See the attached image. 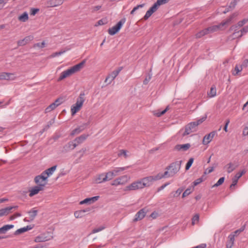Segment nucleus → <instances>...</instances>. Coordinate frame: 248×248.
Listing matches in <instances>:
<instances>
[{"mask_svg": "<svg viewBox=\"0 0 248 248\" xmlns=\"http://www.w3.org/2000/svg\"><path fill=\"white\" fill-rule=\"evenodd\" d=\"M221 27L220 24L217 25H214L206 28L208 33H212L217 31Z\"/></svg>", "mask_w": 248, "mask_h": 248, "instance_id": "obj_23", "label": "nucleus"}, {"mask_svg": "<svg viewBox=\"0 0 248 248\" xmlns=\"http://www.w3.org/2000/svg\"><path fill=\"white\" fill-rule=\"evenodd\" d=\"M125 21L126 19L125 18H122L116 25L108 30V33L111 35L115 34L119 31L125 22Z\"/></svg>", "mask_w": 248, "mask_h": 248, "instance_id": "obj_6", "label": "nucleus"}, {"mask_svg": "<svg viewBox=\"0 0 248 248\" xmlns=\"http://www.w3.org/2000/svg\"><path fill=\"white\" fill-rule=\"evenodd\" d=\"M48 239H46V237H44L43 236H38L35 239V241L36 242H45Z\"/></svg>", "mask_w": 248, "mask_h": 248, "instance_id": "obj_40", "label": "nucleus"}, {"mask_svg": "<svg viewBox=\"0 0 248 248\" xmlns=\"http://www.w3.org/2000/svg\"><path fill=\"white\" fill-rule=\"evenodd\" d=\"M248 65V59H245L242 64L240 65V66H242V68L243 67H247Z\"/></svg>", "mask_w": 248, "mask_h": 248, "instance_id": "obj_62", "label": "nucleus"}, {"mask_svg": "<svg viewBox=\"0 0 248 248\" xmlns=\"http://www.w3.org/2000/svg\"><path fill=\"white\" fill-rule=\"evenodd\" d=\"M235 236L233 234L231 233L228 236V240L234 244V240H235Z\"/></svg>", "mask_w": 248, "mask_h": 248, "instance_id": "obj_56", "label": "nucleus"}, {"mask_svg": "<svg viewBox=\"0 0 248 248\" xmlns=\"http://www.w3.org/2000/svg\"><path fill=\"white\" fill-rule=\"evenodd\" d=\"M16 78L14 73L2 72L0 74V80H14Z\"/></svg>", "mask_w": 248, "mask_h": 248, "instance_id": "obj_11", "label": "nucleus"}, {"mask_svg": "<svg viewBox=\"0 0 248 248\" xmlns=\"http://www.w3.org/2000/svg\"><path fill=\"white\" fill-rule=\"evenodd\" d=\"M234 244L232 242H230L228 240L227 243H226V248H232V247L233 246Z\"/></svg>", "mask_w": 248, "mask_h": 248, "instance_id": "obj_60", "label": "nucleus"}, {"mask_svg": "<svg viewBox=\"0 0 248 248\" xmlns=\"http://www.w3.org/2000/svg\"><path fill=\"white\" fill-rule=\"evenodd\" d=\"M242 66L236 65L234 70L232 71V74L234 76L238 75L239 73L242 70Z\"/></svg>", "mask_w": 248, "mask_h": 248, "instance_id": "obj_29", "label": "nucleus"}, {"mask_svg": "<svg viewBox=\"0 0 248 248\" xmlns=\"http://www.w3.org/2000/svg\"><path fill=\"white\" fill-rule=\"evenodd\" d=\"M124 155V157L126 158L127 157L126 155V151L124 150H122L120 151V153L119 154V155Z\"/></svg>", "mask_w": 248, "mask_h": 248, "instance_id": "obj_63", "label": "nucleus"}, {"mask_svg": "<svg viewBox=\"0 0 248 248\" xmlns=\"http://www.w3.org/2000/svg\"><path fill=\"white\" fill-rule=\"evenodd\" d=\"M240 31L241 32V34L237 37L238 38H241L244 33L248 32V25L243 28Z\"/></svg>", "mask_w": 248, "mask_h": 248, "instance_id": "obj_42", "label": "nucleus"}, {"mask_svg": "<svg viewBox=\"0 0 248 248\" xmlns=\"http://www.w3.org/2000/svg\"><path fill=\"white\" fill-rule=\"evenodd\" d=\"M89 137V134H82L81 136L76 138L74 141H76L78 144H80L83 142Z\"/></svg>", "mask_w": 248, "mask_h": 248, "instance_id": "obj_22", "label": "nucleus"}, {"mask_svg": "<svg viewBox=\"0 0 248 248\" xmlns=\"http://www.w3.org/2000/svg\"><path fill=\"white\" fill-rule=\"evenodd\" d=\"M88 123H84L82 125L79 126L78 127L75 128L74 129L71 133V136H74L75 135H77L79 134L80 132H81L82 131H83L86 127L88 125Z\"/></svg>", "mask_w": 248, "mask_h": 248, "instance_id": "obj_14", "label": "nucleus"}, {"mask_svg": "<svg viewBox=\"0 0 248 248\" xmlns=\"http://www.w3.org/2000/svg\"><path fill=\"white\" fill-rule=\"evenodd\" d=\"M74 216H75V217L77 218H81L84 216V211H81V210L77 211L75 212Z\"/></svg>", "mask_w": 248, "mask_h": 248, "instance_id": "obj_37", "label": "nucleus"}, {"mask_svg": "<svg viewBox=\"0 0 248 248\" xmlns=\"http://www.w3.org/2000/svg\"><path fill=\"white\" fill-rule=\"evenodd\" d=\"M243 135L244 136H248V127H245L243 131Z\"/></svg>", "mask_w": 248, "mask_h": 248, "instance_id": "obj_64", "label": "nucleus"}, {"mask_svg": "<svg viewBox=\"0 0 248 248\" xmlns=\"http://www.w3.org/2000/svg\"><path fill=\"white\" fill-rule=\"evenodd\" d=\"M129 180L127 175H123L114 180L111 183L112 186H117L119 185L125 184Z\"/></svg>", "mask_w": 248, "mask_h": 248, "instance_id": "obj_9", "label": "nucleus"}, {"mask_svg": "<svg viewBox=\"0 0 248 248\" xmlns=\"http://www.w3.org/2000/svg\"><path fill=\"white\" fill-rule=\"evenodd\" d=\"M240 0H232L229 5L230 9H233L235 7L236 5L237 4V2L239 1Z\"/></svg>", "mask_w": 248, "mask_h": 248, "instance_id": "obj_46", "label": "nucleus"}, {"mask_svg": "<svg viewBox=\"0 0 248 248\" xmlns=\"http://www.w3.org/2000/svg\"><path fill=\"white\" fill-rule=\"evenodd\" d=\"M104 229H105V227H103V226L100 227H99L98 228H95V229L93 230L92 233H95L98 232H99L100 231H102Z\"/></svg>", "mask_w": 248, "mask_h": 248, "instance_id": "obj_54", "label": "nucleus"}, {"mask_svg": "<svg viewBox=\"0 0 248 248\" xmlns=\"http://www.w3.org/2000/svg\"><path fill=\"white\" fill-rule=\"evenodd\" d=\"M85 93H81L79 97L77 98V102L71 108V114L72 116L74 115L77 112H78L81 108L85 101L84 98Z\"/></svg>", "mask_w": 248, "mask_h": 248, "instance_id": "obj_4", "label": "nucleus"}, {"mask_svg": "<svg viewBox=\"0 0 248 248\" xmlns=\"http://www.w3.org/2000/svg\"><path fill=\"white\" fill-rule=\"evenodd\" d=\"M206 118L207 114H205L204 116L198 120L197 121L191 122L186 125L185 128V131L182 134V136L185 137L192 132L196 131L198 125L203 123Z\"/></svg>", "mask_w": 248, "mask_h": 248, "instance_id": "obj_3", "label": "nucleus"}, {"mask_svg": "<svg viewBox=\"0 0 248 248\" xmlns=\"http://www.w3.org/2000/svg\"><path fill=\"white\" fill-rule=\"evenodd\" d=\"M72 143H73V142L72 141H70L69 142H68L67 143V144L65 145L64 147V148L66 149V150H69V149H71V148H72Z\"/></svg>", "mask_w": 248, "mask_h": 248, "instance_id": "obj_57", "label": "nucleus"}, {"mask_svg": "<svg viewBox=\"0 0 248 248\" xmlns=\"http://www.w3.org/2000/svg\"><path fill=\"white\" fill-rule=\"evenodd\" d=\"M14 227V226L13 225H5L3 226L2 228L3 229L4 233H5L8 230L13 228Z\"/></svg>", "mask_w": 248, "mask_h": 248, "instance_id": "obj_47", "label": "nucleus"}, {"mask_svg": "<svg viewBox=\"0 0 248 248\" xmlns=\"http://www.w3.org/2000/svg\"><path fill=\"white\" fill-rule=\"evenodd\" d=\"M144 188L141 181L133 182L125 187V190H135Z\"/></svg>", "mask_w": 248, "mask_h": 248, "instance_id": "obj_8", "label": "nucleus"}, {"mask_svg": "<svg viewBox=\"0 0 248 248\" xmlns=\"http://www.w3.org/2000/svg\"><path fill=\"white\" fill-rule=\"evenodd\" d=\"M226 167L227 168V171L229 173L232 172L235 169V166L232 163H230L228 164L226 166Z\"/></svg>", "mask_w": 248, "mask_h": 248, "instance_id": "obj_36", "label": "nucleus"}, {"mask_svg": "<svg viewBox=\"0 0 248 248\" xmlns=\"http://www.w3.org/2000/svg\"><path fill=\"white\" fill-rule=\"evenodd\" d=\"M57 168V165H55L50 168H48L46 169V173H47V175L49 177V176L51 175L55 171V170H56Z\"/></svg>", "mask_w": 248, "mask_h": 248, "instance_id": "obj_33", "label": "nucleus"}, {"mask_svg": "<svg viewBox=\"0 0 248 248\" xmlns=\"http://www.w3.org/2000/svg\"><path fill=\"white\" fill-rule=\"evenodd\" d=\"M151 15H152L151 13H150L149 12V11L148 10V11L146 12V14H145V16H144L143 18L144 19V20H147V19H148L149 18V17H150Z\"/></svg>", "mask_w": 248, "mask_h": 248, "instance_id": "obj_61", "label": "nucleus"}, {"mask_svg": "<svg viewBox=\"0 0 248 248\" xmlns=\"http://www.w3.org/2000/svg\"><path fill=\"white\" fill-rule=\"evenodd\" d=\"M214 170V168L213 167H209L208 168H207L206 170L205 173H210L212 171H213Z\"/></svg>", "mask_w": 248, "mask_h": 248, "instance_id": "obj_59", "label": "nucleus"}, {"mask_svg": "<svg viewBox=\"0 0 248 248\" xmlns=\"http://www.w3.org/2000/svg\"><path fill=\"white\" fill-rule=\"evenodd\" d=\"M160 5H162V4L157 0L156 2L150 8L152 9L155 12L158 9V6Z\"/></svg>", "mask_w": 248, "mask_h": 248, "instance_id": "obj_43", "label": "nucleus"}, {"mask_svg": "<svg viewBox=\"0 0 248 248\" xmlns=\"http://www.w3.org/2000/svg\"><path fill=\"white\" fill-rule=\"evenodd\" d=\"M238 27H239V26H238V24H237V25H233V26H231L230 29V30L234 31V33L232 34V37L231 36L230 37L232 38V39H233L235 37H237L236 36H234L235 35V34L236 33H239V31H237Z\"/></svg>", "mask_w": 248, "mask_h": 248, "instance_id": "obj_28", "label": "nucleus"}, {"mask_svg": "<svg viewBox=\"0 0 248 248\" xmlns=\"http://www.w3.org/2000/svg\"><path fill=\"white\" fill-rule=\"evenodd\" d=\"M208 34V33L206 29H204L201 31H200L198 32L196 34V37L197 38H201L204 35H205L206 34Z\"/></svg>", "mask_w": 248, "mask_h": 248, "instance_id": "obj_32", "label": "nucleus"}, {"mask_svg": "<svg viewBox=\"0 0 248 248\" xmlns=\"http://www.w3.org/2000/svg\"><path fill=\"white\" fill-rule=\"evenodd\" d=\"M56 107V105H55V104L52 103L46 108L45 112H49L54 109Z\"/></svg>", "mask_w": 248, "mask_h": 248, "instance_id": "obj_39", "label": "nucleus"}, {"mask_svg": "<svg viewBox=\"0 0 248 248\" xmlns=\"http://www.w3.org/2000/svg\"><path fill=\"white\" fill-rule=\"evenodd\" d=\"M216 134V131H213L209 134L206 135L203 139L202 143L204 145L208 144L212 140Z\"/></svg>", "mask_w": 248, "mask_h": 248, "instance_id": "obj_15", "label": "nucleus"}, {"mask_svg": "<svg viewBox=\"0 0 248 248\" xmlns=\"http://www.w3.org/2000/svg\"><path fill=\"white\" fill-rule=\"evenodd\" d=\"M182 161H176L172 162L166 168L167 170L164 173H160L161 178H169L174 176L181 168Z\"/></svg>", "mask_w": 248, "mask_h": 248, "instance_id": "obj_1", "label": "nucleus"}, {"mask_svg": "<svg viewBox=\"0 0 248 248\" xmlns=\"http://www.w3.org/2000/svg\"><path fill=\"white\" fill-rule=\"evenodd\" d=\"M79 203H80V204H85V203L91 204L92 202H91V198H86V199H84V200L81 201Z\"/></svg>", "mask_w": 248, "mask_h": 248, "instance_id": "obj_53", "label": "nucleus"}, {"mask_svg": "<svg viewBox=\"0 0 248 248\" xmlns=\"http://www.w3.org/2000/svg\"><path fill=\"white\" fill-rule=\"evenodd\" d=\"M44 188V184L37 185L32 187L30 190H29V196L32 197L34 195L37 194L39 191L43 190Z\"/></svg>", "mask_w": 248, "mask_h": 248, "instance_id": "obj_10", "label": "nucleus"}, {"mask_svg": "<svg viewBox=\"0 0 248 248\" xmlns=\"http://www.w3.org/2000/svg\"><path fill=\"white\" fill-rule=\"evenodd\" d=\"M199 220V216L198 214L195 215L192 218V223L195 224L196 222H198Z\"/></svg>", "mask_w": 248, "mask_h": 248, "instance_id": "obj_51", "label": "nucleus"}, {"mask_svg": "<svg viewBox=\"0 0 248 248\" xmlns=\"http://www.w3.org/2000/svg\"><path fill=\"white\" fill-rule=\"evenodd\" d=\"M202 181H203L202 178V177L199 178L194 181L193 185H194V186H196L197 185L201 183Z\"/></svg>", "mask_w": 248, "mask_h": 248, "instance_id": "obj_55", "label": "nucleus"}, {"mask_svg": "<svg viewBox=\"0 0 248 248\" xmlns=\"http://www.w3.org/2000/svg\"><path fill=\"white\" fill-rule=\"evenodd\" d=\"M169 107L168 106L165 109L162 111L157 110L154 112V114L157 117H160L162 115L164 114L166 111L168 110Z\"/></svg>", "mask_w": 248, "mask_h": 248, "instance_id": "obj_34", "label": "nucleus"}, {"mask_svg": "<svg viewBox=\"0 0 248 248\" xmlns=\"http://www.w3.org/2000/svg\"><path fill=\"white\" fill-rule=\"evenodd\" d=\"M34 182L37 185L44 184V186L47 184V181L46 180V178L43 176L37 175L35 177L34 179Z\"/></svg>", "mask_w": 248, "mask_h": 248, "instance_id": "obj_18", "label": "nucleus"}, {"mask_svg": "<svg viewBox=\"0 0 248 248\" xmlns=\"http://www.w3.org/2000/svg\"><path fill=\"white\" fill-rule=\"evenodd\" d=\"M85 63V61H83L71 67L69 69L63 71L57 79L58 81H61L65 78L68 77L73 74L79 71L83 67Z\"/></svg>", "mask_w": 248, "mask_h": 248, "instance_id": "obj_2", "label": "nucleus"}, {"mask_svg": "<svg viewBox=\"0 0 248 248\" xmlns=\"http://www.w3.org/2000/svg\"><path fill=\"white\" fill-rule=\"evenodd\" d=\"M162 179L160 173H158L156 176H150L143 178L141 181L142 183L143 187L150 186L153 182Z\"/></svg>", "mask_w": 248, "mask_h": 248, "instance_id": "obj_5", "label": "nucleus"}, {"mask_svg": "<svg viewBox=\"0 0 248 248\" xmlns=\"http://www.w3.org/2000/svg\"><path fill=\"white\" fill-rule=\"evenodd\" d=\"M245 229V225L242 226L239 229H238L233 232L231 233L233 234L235 236H237L240 233L243 232Z\"/></svg>", "mask_w": 248, "mask_h": 248, "instance_id": "obj_38", "label": "nucleus"}, {"mask_svg": "<svg viewBox=\"0 0 248 248\" xmlns=\"http://www.w3.org/2000/svg\"><path fill=\"white\" fill-rule=\"evenodd\" d=\"M38 211L36 210H32L31 211H29L28 213L30 215V221H32L34 219V218L36 217V216L37 215Z\"/></svg>", "mask_w": 248, "mask_h": 248, "instance_id": "obj_27", "label": "nucleus"}, {"mask_svg": "<svg viewBox=\"0 0 248 248\" xmlns=\"http://www.w3.org/2000/svg\"><path fill=\"white\" fill-rule=\"evenodd\" d=\"M115 176L116 174H114V172H113V171H108L105 173V178H104V180H106V181H109Z\"/></svg>", "mask_w": 248, "mask_h": 248, "instance_id": "obj_26", "label": "nucleus"}, {"mask_svg": "<svg viewBox=\"0 0 248 248\" xmlns=\"http://www.w3.org/2000/svg\"><path fill=\"white\" fill-rule=\"evenodd\" d=\"M63 1L64 0H50L47 2V5L51 7H56L62 4Z\"/></svg>", "mask_w": 248, "mask_h": 248, "instance_id": "obj_21", "label": "nucleus"}, {"mask_svg": "<svg viewBox=\"0 0 248 248\" xmlns=\"http://www.w3.org/2000/svg\"><path fill=\"white\" fill-rule=\"evenodd\" d=\"M32 228V227H31V226H27L26 227H23V228H20L18 230H17L15 232V235H18V234H19L20 233H22L23 232H24L28 230H31V229Z\"/></svg>", "mask_w": 248, "mask_h": 248, "instance_id": "obj_24", "label": "nucleus"}, {"mask_svg": "<svg viewBox=\"0 0 248 248\" xmlns=\"http://www.w3.org/2000/svg\"><path fill=\"white\" fill-rule=\"evenodd\" d=\"M238 16V14L237 13H234L232 14L227 19L223 21L221 23H220V25L221 27L224 26L228 25L232 23V20Z\"/></svg>", "mask_w": 248, "mask_h": 248, "instance_id": "obj_17", "label": "nucleus"}, {"mask_svg": "<svg viewBox=\"0 0 248 248\" xmlns=\"http://www.w3.org/2000/svg\"><path fill=\"white\" fill-rule=\"evenodd\" d=\"M183 190V189L178 188L176 191L172 192L170 194V196L171 197H177L181 194Z\"/></svg>", "mask_w": 248, "mask_h": 248, "instance_id": "obj_35", "label": "nucleus"}, {"mask_svg": "<svg viewBox=\"0 0 248 248\" xmlns=\"http://www.w3.org/2000/svg\"><path fill=\"white\" fill-rule=\"evenodd\" d=\"M32 36H28L25 37L23 39L19 40L17 42L18 46H23L28 43L33 39Z\"/></svg>", "mask_w": 248, "mask_h": 248, "instance_id": "obj_19", "label": "nucleus"}, {"mask_svg": "<svg viewBox=\"0 0 248 248\" xmlns=\"http://www.w3.org/2000/svg\"><path fill=\"white\" fill-rule=\"evenodd\" d=\"M246 173L245 170H243L241 172L237 173L234 177L232 179V184L231 185L230 187L232 188L237 185L238 179Z\"/></svg>", "mask_w": 248, "mask_h": 248, "instance_id": "obj_13", "label": "nucleus"}, {"mask_svg": "<svg viewBox=\"0 0 248 248\" xmlns=\"http://www.w3.org/2000/svg\"><path fill=\"white\" fill-rule=\"evenodd\" d=\"M62 98H58L53 103L55 104V105H56V107H58V106L61 105L62 103Z\"/></svg>", "mask_w": 248, "mask_h": 248, "instance_id": "obj_58", "label": "nucleus"}, {"mask_svg": "<svg viewBox=\"0 0 248 248\" xmlns=\"http://www.w3.org/2000/svg\"><path fill=\"white\" fill-rule=\"evenodd\" d=\"M18 20L22 22H25L29 18L28 14L27 12H24L22 15L18 17Z\"/></svg>", "mask_w": 248, "mask_h": 248, "instance_id": "obj_30", "label": "nucleus"}, {"mask_svg": "<svg viewBox=\"0 0 248 248\" xmlns=\"http://www.w3.org/2000/svg\"><path fill=\"white\" fill-rule=\"evenodd\" d=\"M129 168V166H126L124 167H119V168H116L114 170H113L112 171L114 172V174H116V176L118 174V173L122 171H124Z\"/></svg>", "mask_w": 248, "mask_h": 248, "instance_id": "obj_31", "label": "nucleus"}, {"mask_svg": "<svg viewBox=\"0 0 248 248\" xmlns=\"http://www.w3.org/2000/svg\"><path fill=\"white\" fill-rule=\"evenodd\" d=\"M193 161H194L193 158H190L189 159V160L187 162L186 166V170H188L189 169V168H190V167L191 166V165L193 162Z\"/></svg>", "mask_w": 248, "mask_h": 248, "instance_id": "obj_45", "label": "nucleus"}, {"mask_svg": "<svg viewBox=\"0 0 248 248\" xmlns=\"http://www.w3.org/2000/svg\"><path fill=\"white\" fill-rule=\"evenodd\" d=\"M147 211L148 210L146 208H144L140 209L135 215V218L133 220L134 221H137L138 220H141L145 216Z\"/></svg>", "mask_w": 248, "mask_h": 248, "instance_id": "obj_12", "label": "nucleus"}, {"mask_svg": "<svg viewBox=\"0 0 248 248\" xmlns=\"http://www.w3.org/2000/svg\"><path fill=\"white\" fill-rule=\"evenodd\" d=\"M190 146L189 143L177 144L175 146V149L177 151H186L190 147Z\"/></svg>", "mask_w": 248, "mask_h": 248, "instance_id": "obj_20", "label": "nucleus"}, {"mask_svg": "<svg viewBox=\"0 0 248 248\" xmlns=\"http://www.w3.org/2000/svg\"><path fill=\"white\" fill-rule=\"evenodd\" d=\"M144 6V4H140V5H137V6L135 7L130 12V14L131 15H133L134 12L137 10L138 9H139L140 8H142L143 6Z\"/></svg>", "mask_w": 248, "mask_h": 248, "instance_id": "obj_49", "label": "nucleus"}, {"mask_svg": "<svg viewBox=\"0 0 248 248\" xmlns=\"http://www.w3.org/2000/svg\"><path fill=\"white\" fill-rule=\"evenodd\" d=\"M122 67H119L118 69L113 71L110 74H109L106 78L105 82L107 83V84H109L118 76L120 71L122 70Z\"/></svg>", "mask_w": 248, "mask_h": 248, "instance_id": "obj_7", "label": "nucleus"}, {"mask_svg": "<svg viewBox=\"0 0 248 248\" xmlns=\"http://www.w3.org/2000/svg\"><path fill=\"white\" fill-rule=\"evenodd\" d=\"M45 42H43L42 43H36V44H35L33 46V47H40V48H44L45 46Z\"/></svg>", "mask_w": 248, "mask_h": 248, "instance_id": "obj_50", "label": "nucleus"}, {"mask_svg": "<svg viewBox=\"0 0 248 248\" xmlns=\"http://www.w3.org/2000/svg\"><path fill=\"white\" fill-rule=\"evenodd\" d=\"M208 95L210 97H214L216 95V89L215 87H212L210 89Z\"/></svg>", "mask_w": 248, "mask_h": 248, "instance_id": "obj_44", "label": "nucleus"}, {"mask_svg": "<svg viewBox=\"0 0 248 248\" xmlns=\"http://www.w3.org/2000/svg\"><path fill=\"white\" fill-rule=\"evenodd\" d=\"M104 178H105V173H103L99 174L97 176V178L95 179V181L98 184L106 182V180H105Z\"/></svg>", "mask_w": 248, "mask_h": 248, "instance_id": "obj_25", "label": "nucleus"}, {"mask_svg": "<svg viewBox=\"0 0 248 248\" xmlns=\"http://www.w3.org/2000/svg\"><path fill=\"white\" fill-rule=\"evenodd\" d=\"M191 192V188H187L183 193L182 197L184 198L189 195Z\"/></svg>", "mask_w": 248, "mask_h": 248, "instance_id": "obj_52", "label": "nucleus"}, {"mask_svg": "<svg viewBox=\"0 0 248 248\" xmlns=\"http://www.w3.org/2000/svg\"><path fill=\"white\" fill-rule=\"evenodd\" d=\"M248 22V18L243 19V20L239 21L237 24L239 27H242L244 25Z\"/></svg>", "mask_w": 248, "mask_h": 248, "instance_id": "obj_48", "label": "nucleus"}, {"mask_svg": "<svg viewBox=\"0 0 248 248\" xmlns=\"http://www.w3.org/2000/svg\"><path fill=\"white\" fill-rule=\"evenodd\" d=\"M18 206H9L0 209V217L6 216L11 212L13 209H17Z\"/></svg>", "mask_w": 248, "mask_h": 248, "instance_id": "obj_16", "label": "nucleus"}, {"mask_svg": "<svg viewBox=\"0 0 248 248\" xmlns=\"http://www.w3.org/2000/svg\"><path fill=\"white\" fill-rule=\"evenodd\" d=\"M224 180L225 178L224 177L220 178L218 181L212 186V187H217L220 186L224 183Z\"/></svg>", "mask_w": 248, "mask_h": 248, "instance_id": "obj_41", "label": "nucleus"}]
</instances>
